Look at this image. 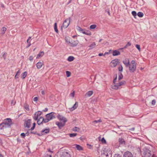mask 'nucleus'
Instances as JSON below:
<instances>
[{
    "label": "nucleus",
    "mask_w": 157,
    "mask_h": 157,
    "mask_svg": "<svg viewBox=\"0 0 157 157\" xmlns=\"http://www.w3.org/2000/svg\"><path fill=\"white\" fill-rule=\"evenodd\" d=\"M118 70L119 71H120L121 72L122 71L123 68V67H122V66L121 65H120V66L118 67Z\"/></svg>",
    "instance_id": "a19ab883"
},
{
    "label": "nucleus",
    "mask_w": 157,
    "mask_h": 157,
    "mask_svg": "<svg viewBox=\"0 0 157 157\" xmlns=\"http://www.w3.org/2000/svg\"><path fill=\"white\" fill-rule=\"evenodd\" d=\"M101 142L103 144H106V142L104 137H103L101 139Z\"/></svg>",
    "instance_id": "c03bdc74"
},
{
    "label": "nucleus",
    "mask_w": 157,
    "mask_h": 157,
    "mask_svg": "<svg viewBox=\"0 0 157 157\" xmlns=\"http://www.w3.org/2000/svg\"><path fill=\"white\" fill-rule=\"evenodd\" d=\"M4 128H5V126L3 122L0 124V130L3 129Z\"/></svg>",
    "instance_id": "7c9ffc66"
},
{
    "label": "nucleus",
    "mask_w": 157,
    "mask_h": 157,
    "mask_svg": "<svg viewBox=\"0 0 157 157\" xmlns=\"http://www.w3.org/2000/svg\"><path fill=\"white\" fill-rule=\"evenodd\" d=\"M137 15L140 17H142L144 16V14L142 12H139L137 13Z\"/></svg>",
    "instance_id": "c756f323"
},
{
    "label": "nucleus",
    "mask_w": 157,
    "mask_h": 157,
    "mask_svg": "<svg viewBox=\"0 0 157 157\" xmlns=\"http://www.w3.org/2000/svg\"><path fill=\"white\" fill-rule=\"evenodd\" d=\"M29 59L30 61L32 60H33V56H30L29 57Z\"/></svg>",
    "instance_id": "13d9d810"
},
{
    "label": "nucleus",
    "mask_w": 157,
    "mask_h": 157,
    "mask_svg": "<svg viewBox=\"0 0 157 157\" xmlns=\"http://www.w3.org/2000/svg\"><path fill=\"white\" fill-rule=\"evenodd\" d=\"M123 78V75L121 73L120 75L119 76L118 79L119 80H120L121 79H122Z\"/></svg>",
    "instance_id": "37998d69"
},
{
    "label": "nucleus",
    "mask_w": 157,
    "mask_h": 157,
    "mask_svg": "<svg viewBox=\"0 0 157 157\" xmlns=\"http://www.w3.org/2000/svg\"><path fill=\"white\" fill-rule=\"evenodd\" d=\"M6 29L5 27H3L2 28V29L1 31V34H3L5 33V32L6 30Z\"/></svg>",
    "instance_id": "c85d7f7f"
},
{
    "label": "nucleus",
    "mask_w": 157,
    "mask_h": 157,
    "mask_svg": "<svg viewBox=\"0 0 157 157\" xmlns=\"http://www.w3.org/2000/svg\"><path fill=\"white\" fill-rule=\"evenodd\" d=\"M93 93L92 91H89V96H91L93 94Z\"/></svg>",
    "instance_id": "5fc2aeb1"
},
{
    "label": "nucleus",
    "mask_w": 157,
    "mask_h": 157,
    "mask_svg": "<svg viewBox=\"0 0 157 157\" xmlns=\"http://www.w3.org/2000/svg\"><path fill=\"white\" fill-rule=\"evenodd\" d=\"M96 45V43L95 42H94L92 43L89 46V49H92L93 48H94Z\"/></svg>",
    "instance_id": "b1692460"
},
{
    "label": "nucleus",
    "mask_w": 157,
    "mask_h": 157,
    "mask_svg": "<svg viewBox=\"0 0 157 157\" xmlns=\"http://www.w3.org/2000/svg\"><path fill=\"white\" fill-rule=\"evenodd\" d=\"M96 101V100L94 98L93 99H92V100L91 101V103H93L94 102Z\"/></svg>",
    "instance_id": "4d7b16f0"
},
{
    "label": "nucleus",
    "mask_w": 157,
    "mask_h": 157,
    "mask_svg": "<svg viewBox=\"0 0 157 157\" xmlns=\"http://www.w3.org/2000/svg\"><path fill=\"white\" fill-rule=\"evenodd\" d=\"M24 108L27 111H29V106L28 104H26L24 106Z\"/></svg>",
    "instance_id": "58836bf2"
},
{
    "label": "nucleus",
    "mask_w": 157,
    "mask_h": 157,
    "mask_svg": "<svg viewBox=\"0 0 157 157\" xmlns=\"http://www.w3.org/2000/svg\"><path fill=\"white\" fill-rule=\"evenodd\" d=\"M49 121V119L47 118H46L45 119H44L43 117V120L42 121H43V123H46L48 122Z\"/></svg>",
    "instance_id": "e433bc0d"
},
{
    "label": "nucleus",
    "mask_w": 157,
    "mask_h": 157,
    "mask_svg": "<svg viewBox=\"0 0 157 157\" xmlns=\"http://www.w3.org/2000/svg\"><path fill=\"white\" fill-rule=\"evenodd\" d=\"M60 157H71V156L68 152L64 151L61 154Z\"/></svg>",
    "instance_id": "f8f14e48"
},
{
    "label": "nucleus",
    "mask_w": 157,
    "mask_h": 157,
    "mask_svg": "<svg viewBox=\"0 0 157 157\" xmlns=\"http://www.w3.org/2000/svg\"><path fill=\"white\" fill-rule=\"evenodd\" d=\"M119 86H118V83H117V84L111 86L112 88L114 90H117L119 88Z\"/></svg>",
    "instance_id": "393cba45"
},
{
    "label": "nucleus",
    "mask_w": 157,
    "mask_h": 157,
    "mask_svg": "<svg viewBox=\"0 0 157 157\" xmlns=\"http://www.w3.org/2000/svg\"><path fill=\"white\" fill-rule=\"evenodd\" d=\"M54 30L55 32L57 33H58V30L57 29V23H55L54 24Z\"/></svg>",
    "instance_id": "72a5a7b5"
},
{
    "label": "nucleus",
    "mask_w": 157,
    "mask_h": 157,
    "mask_svg": "<svg viewBox=\"0 0 157 157\" xmlns=\"http://www.w3.org/2000/svg\"><path fill=\"white\" fill-rule=\"evenodd\" d=\"M56 124L58 126L59 129H61L64 126L65 124L64 123L56 122Z\"/></svg>",
    "instance_id": "ddd939ff"
},
{
    "label": "nucleus",
    "mask_w": 157,
    "mask_h": 157,
    "mask_svg": "<svg viewBox=\"0 0 157 157\" xmlns=\"http://www.w3.org/2000/svg\"><path fill=\"white\" fill-rule=\"evenodd\" d=\"M66 75H67V77H69L70 76L71 73L70 71H66Z\"/></svg>",
    "instance_id": "a18cd8bd"
},
{
    "label": "nucleus",
    "mask_w": 157,
    "mask_h": 157,
    "mask_svg": "<svg viewBox=\"0 0 157 157\" xmlns=\"http://www.w3.org/2000/svg\"><path fill=\"white\" fill-rule=\"evenodd\" d=\"M114 157H122V156L119 154H115Z\"/></svg>",
    "instance_id": "603ef678"
},
{
    "label": "nucleus",
    "mask_w": 157,
    "mask_h": 157,
    "mask_svg": "<svg viewBox=\"0 0 157 157\" xmlns=\"http://www.w3.org/2000/svg\"><path fill=\"white\" fill-rule=\"evenodd\" d=\"M36 67L38 69L40 68L43 65V62H39L36 64Z\"/></svg>",
    "instance_id": "6ab92c4d"
},
{
    "label": "nucleus",
    "mask_w": 157,
    "mask_h": 157,
    "mask_svg": "<svg viewBox=\"0 0 157 157\" xmlns=\"http://www.w3.org/2000/svg\"><path fill=\"white\" fill-rule=\"evenodd\" d=\"M43 117H40L39 119L37 120V123L38 125H40V124L43 123V121H42Z\"/></svg>",
    "instance_id": "aec40b11"
},
{
    "label": "nucleus",
    "mask_w": 157,
    "mask_h": 157,
    "mask_svg": "<svg viewBox=\"0 0 157 157\" xmlns=\"http://www.w3.org/2000/svg\"><path fill=\"white\" fill-rule=\"evenodd\" d=\"M136 48L139 51H140V45L139 44H136Z\"/></svg>",
    "instance_id": "09e8293b"
},
{
    "label": "nucleus",
    "mask_w": 157,
    "mask_h": 157,
    "mask_svg": "<svg viewBox=\"0 0 157 157\" xmlns=\"http://www.w3.org/2000/svg\"><path fill=\"white\" fill-rule=\"evenodd\" d=\"M25 135L26 134L24 133H22L21 134V136L23 138H25Z\"/></svg>",
    "instance_id": "de8ad7c7"
},
{
    "label": "nucleus",
    "mask_w": 157,
    "mask_h": 157,
    "mask_svg": "<svg viewBox=\"0 0 157 157\" xmlns=\"http://www.w3.org/2000/svg\"><path fill=\"white\" fill-rule=\"evenodd\" d=\"M57 117L61 122L64 123L65 124L66 122L67 121V119L65 117L60 114L58 115Z\"/></svg>",
    "instance_id": "423d86ee"
},
{
    "label": "nucleus",
    "mask_w": 157,
    "mask_h": 157,
    "mask_svg": "<svg viewBox=\"0 0 157 157\" xmlns=\"http://www.w3.org/2000/svg\"><path fill=\"white\" fill-rule=\"evenodd\" d=\"M88 97V92H87L85 94L84 97V98H86Z\"/></svg>",
    "instance_id": "052dcab7"
},
{
    "label": "nucleus",
    "mask_w": 157,
    "mask_h": 157,
    "mask_svg": "<svg viewBox=\"0 0 157 157\" xmlns=\"http://www.w3.org/2000/svg\"><path fill=\"white\" fill-rule=\"evenodd\" d=\"M120 54V52L117 50H115L113 52V55L114 56H118Z\"/></svg>",
    "instance_id": "a211bd4d"
},
{
    "label": "nucleus",
    "mask_w": 157,
    "mask_h": 157,
    "mask_svg": "<svg viewBox=\"0 0 157 157\" xmlns=\"http://www.w3.org/2000/svg\"><path fill=\"white\" fill-rule=\"evenodd\" d=\"M74 57L72 56H69L67 59V60L71 62L74 60Z\"/></svg>",
    "instance_id": "2f4dec72"
},
{
    "label": "nucleus",
    "mask_w": 157,
    "mask_h": 157,
    "mask_svg": "<svg viewBox=\"0 0 157 157\" xmlns=\"http://www.w3.org/2000/svg\"><path fill=\"white\" fill-rule=\"evenodd\" d=\"M119 59H115L112 60L110 64L111 66L113 67H115L117 64L119 63Z\"/></svg>",
    "instance_id": "20e7f679"
},
{
    "label": "nucleus",
    "mask_w": 157,
    "mask_h": 157,
    "mask_svg": "<svg viewBox=\"0 0 157 157\" xmlns=\"http://www.w3.org/2000/svg\"><path fill=\"white\" fill-rule=\"evenodd\" d=\"M123 63L124 64L126 67H128L129 66L130 62L128 58H126L122 61Z\"/></svg>",
    "instance_id": "4468645a"
},
{
    "label": "nucleus",
    "mask_w": 157,
    "mask_h": 157,
    "mask_svg": "<svg viewBox=\"0 0 157 157\" xmlns=\"http://www.w3.org/2000/svg\"><path fill=\"white\" fill-rule=\"evenodd\" d=\"M31 120L28 119L27 121H25L24 123V126L25 127L29 128L31 124Z\"/></svg>",
    "instance_id": "9b49d317"
},
{
    "label": "nucleus",
    "mask_w": 157,
    "mask_h": 157,
    "mask_svg": "<svg viewBox=\"0 0 157 157\" xmlns=\"http://www.w3.org/2000/svg\"><path fill=\"white\" fill-rule=\"evenodd\" d=\"M128 67L129 68V71L131 73H133L136 70V65H131L130 63Z\"/></svg>",
    "instance_id": "0eeeda50"
},
{
    "label": "nucleus",
    "mask_w": 157,
    "mask_h": 157,
    "mask_svg": "<svg viewBox=\"0 0 157 157\" xmlns=\"http://www.w3.org/2000/svg\"><path fill=\"white\" fill-rule=\"evenodd\" d=\"M3 123L5 125V128L10 127L12 124L11 119L10 118H7L5 119Z\"/></svg>",
    "instance_id": "f03ea898"
},
{
    "label": "nucleus",
    "mask_w": 157,
    "mask_h": 157,
    "mask_svg": "<svg viewBox=\"0 0 157 157\" xmlns=\"http://www.w3.org/2000/svg\"><path fill=\"white\" fill-rule=\"evenodd\" d=\"M89 149L94 150V151H95L96 150V147H93V146L90 144H89Z\"/></svg>",
    "instance_id": "ea45409f"
},
{
    "label": "nucleus",
    "mask_w": 157,
    "mask_h": 157,
    "mask_svg": "<svg viewBox=\"0 0 157 157\" xmlns=\"http://www.w3.org/2000/svg\"><path fill=\"white\" fill-rule=\"evenodd\" d=\"M55 114L54 112H52L46 115L45 117L46 118H48L49 120V121L55 118V116L54 114Z\"/></svg>",
    "instance_id": "7ed1b4c3"
},
{
    "label": "nucleus",
    "mask_w": 157,
    "mask_h": 157,
    "mask_svg": "<svg viewBox=\"0 0 157 157\" xmlns=\"http://www.w3.org/2000/svg\"><path fill=\"white\" fill-rule=\"evenodd\" d=\"M151 151L147 147H145L143 151H141V155L142 157H150L151 155Z\"/></svg>",
    "instance_id": "f257e3e1"
},
{
    "label": "nucleus",
    "mask_w": 157,
    "mask_h": 157,
    "mask_svg": "<svg viewBox=\"0 0 157 157\" xmlns=\"http://www.w3.org/2000/svg\"><path fill=\"white\" fill-rule=\"evenodd\" d=\"M78 106V102L76 101L73 106L70 108V110L73 111L76 109Z\"/></svg>",
    "instance_id": "f3484780"
},
{
    "label": "nucleus",
    "mask_w": 157,
    "mask_h": 157,
    "mask_svg": "<svg viewBox=\"0 0 157 157\" xmlns=\"http://www.w3.org/2000/svg\"><path fill=\"white\" fill-rule=\"evenodd\" d=\"M44 52H41L39 53H38L36 56V58L37 59L39 58L40 57H41L44 55Z\"/></svg>",
    "instance_id": "4be33fe9"
},
{
    "label": "nucleus",
    "mask_w": 157,
    "mask_h": 157,
    "mask_svg": "<svg viewBox=\"0 0 157 157\" xmlns=\"http://www.w3.org/2000/svg\"><path fill=\"white\" fill-rule=\"evenodd\" d=\"M75 93V91H74L72 93H70L69 95L70 96L72 97L73 98L74 97Z\"/></svg>",
    "instance_id": "79ce46f5"
},
{
    "label": "nucleus",
    "mask_w": 157,
    "mask_h": 157,
    "mask_svg": "<svg viewBox=\"0 0 157 157\" xmlns=\"http://www.w3.org/2000/svg\"><path fill=\"white\" fill-rule=\"evenodd\" d=\"M125 83V82L124 81H123L121 82H120L118 83V86H122Z\"/></svg>",
    "instance_id": "4c0bfd02"
},
{
    "label": "nucleus",
    "mask_w": 157,
    "mask_h": 157,
    "mask_svg": "<svg viewBox=\"0 0 157 157\" xmlns=\"http://www.w3.org/2000/svg\"><path fill=\"white\" fill-rule=\"evenodd\" d=\"M132 15L134 16V17L136 18V17L137 15V13L136 11H133L132 12Z\"/></svg>",
    "instance_id": "473e14b6"
},
{
    "label": "nucleus",
    "mask_w": 157,
    "mask_h": 157,
    "mask_svg": "<svg viewBox=\"0 0 157 157\" xmlns=\"http://www.w3.org/2000/svg\"><path fill=\"white\" fill-rule=\"evenodd\" d=\"M131 44L129 42H128L122 48H120V49H123L126 48L128 47L131 45Z\"/></svg>",
    "instance_id": "a878e982"
},
{
    "label": "nucleus",
    "mask_w": 157,
    "mask_h": 157,
    "mask_svg": "<svg viewBox=\"0 0 157 157\" xmlns=\"http://www.w3.org/2000/svg\"><path fill=\"white\" fill-rule=\"evenodd\" d=\"M50 131V128H46L42 130L41 131V132H42V134H43V135H44L48 133Z\"/></svg>",
    "instance_id": "2eb2a0df"
},
{
    "label": "nucleus",
    "mask_w": 157,
    "mask_h": 157,
    "mask_svg": "<svg viewBox=\"0 0 157 157\" xmlns=\"http://www.w3.org/2000/svg\"><path fill=\"white\" fill-rule=\"evenodd\" d=\"M79 42L78 40H71V42L70 40L68 41V43L70 44L71 46L75 47L78 44Z\"/></svg>",
    "instance_id": "6e6552de"
},
{
    "label": "nucleus",
    "mask_w": 157,
    "mask_h": 157,
    "mask_svg": "<svg viewBox=\"0 0 157 157\" xmlns=\"http://www.w3.org/2000/svg\"><path fill=\"white\" fill-rule=\"evenodd\" d=\"M20 73V70H18L17 72L16 75L15 76V79H17L18 78V76Z\"/></svg>",
    "instance_id": "cd10ccee"
},
{
    "label": "nucleus",
    "mask_w": 157,
    "mask_h": 157,
    "mask_svg": "<svg viewBox=\"0 0 157 157\" xmlns=\"http://www.w3.org/2000/svg\"><path fill=\"white\" fill-rule=\"evenodd\" d=\"M73 130L75 132H78L79 130V128L76 127H75L73 129Z\"/></svg>",
    "instance_id": "49530a36"
},
{
    "label": "nucleus",
    "mask_w": 157,
    "mask_h": 157,
    "mask_svg": "<svg viewBox=\"0 0 157 157\" xmlns=\"http://www.w3.org/2000/svg\"><path fill=\"white\" fill-rule=\"evenodd\" d=\"M119 142L120 144H125V142L124 140L122 138H119Z\"/></svg>",
    "instance_id": "5701e85b"
},
{
    "label": "nucleus",
    "mask_w": 157,
    "mask_h": 157,
    "mask_svg": "<svg viewBox=\"0 0 157 157\" xmlns=\"http://www.w3.org/2000/svg\"><path fill=\"white\" fill-rule=\"evenodd\" d=\"M69 136L70 137H73L77 135V133H70L69 134Z\"/></svg>",
    "instance_id": "c9c22d12"
},
{
    "label": "nucleus",
    "mask_w": 157,
    "mask_h": 157,
    "mask_svg": "<svg viewBox=\"0 0 157 157\" xmlns=\"http://www.w3.org/2000/svg\"><path fill=\"white\" fill-rule=\"evenodd\" d=\"M6 53H4L3 55V56L4 59H6Z\"/></svg>",
    "instance_id": "680f3d73"
},
{
    "label": "nucleus",
    "mask_w": 157,
    "mask_h": 157,
    "mask_svg": "<svg viewBox=\"0 0 157 157\" xmlns=\"http://www.w3.org/2000/svg\"><path fill=\"white\" fill-rule=\"evenodd\" d=\"M70 21V17H69V19H67L64 21L63 24V27L64 28L66 29L68 27L69 25Z\"/></svg>",
    "instance_id": "39448f33"
},
{
    "label": "nucleus",
    "mask_w": 157,
    "mask_h": 157,
    "mask_svg": "<svg viewBox=\"0 0 157 157\" xmlns=\"http://www.w3.org/2000/svg\"><path fill=\"white\" fill-rule=\"evenodd\" d=\"M36 134L39 136H42L43 135V134H42V132H41L40 133H38L37 132V133Z\"/></svg>",
    "instance_id": "bf43d9fd"
},
{
    "label": "nucleus",
    "mask_w": 157,
    "mask_h": 157,
    "mask_svg": "<svg viewBox=\"0 0 157 157\" xmlns=\"http://www.w3.org/2000/svg\"><path fill=\"white\" fill-rule=\"evenodd\" d=\"M48 110V109L47 108H45L43 110V111H44V112H46V111H47Z\"/></svg>",
    "instance_id": "338daca9"
},
{
    "label": "nucleus",
    "mask_w": 157,
    "mask_h": 157,
    "mask_svg": "<svg viewBox=\"0 0 157 157\" xmlns=\"http://www.w3.org/2000/svg\"><path fill=\"white\" fill-rule=\"evenodd\" d=\"M42 114V112L40 111H38L36 112L34 114L33 117L34 119L35 120H37L38 117L40 116Z\"/></svg>",
    "instance_id": "1a4fd4ad"
},
{
    "label": "nucleus",
    "mask_w": 157,
    "mask_h": 157,
    "mask_svg": "<svg viewBox=\"0 0 157 157\" xmlns=\"http://www.w3.org/2000/svg\"><path fill=\"white\" fill-rule=\"evenodd\" d=\"M97 27V25L95 24H94L91 25L90 26V29H95Z\"/></svg>",
    "instance_id": "f704fd0d"
},
{
    "label": "nucleus",
    "mask_w": 157,
    "mask_h": 157,
    "mask_svg": "<svg viewBox=\"0 0 157 157\" xmlns=\"http://www.w3.org/2000/svg\"><path fill=\"white\" fill-rule=\"evenodd\" d=\"M77 29L80 31V32L83 34H86L87 35H88V33H87V31H86L84 30L83 29H81L80 27L78 26H77L76 27Z\"/></svg>",
    "instance_id": "dca6fc26"
},
{
    "label": "nucleus",
    "mask_w": 157,
    "mask_h": 157,
    "mask_svg": "<svg viewBox=\"0 0 157 157\" xmlns=\"http://www.w3.org/2000/svg\"><path fill=\"white\" fill-rule=\"evenodd\" d=\"M130 64L131 65H136V64L135 63V61L132 60V61L131 63H130Z\"/></svg>",
    "instance_id": "3c124183"
},
{
    "label": "nucleus",
    "mask_w": 157,
    "mask_h": 157,
    "mask_svg": "<svg viewBox=\"0 0 157 157\" xmlns=\"http://www.w3.org/2000/svg\"><path fill=\"white\" fill-rule=\"evenodd\" d=\"M35 128V127H34V126H33V127L30 129H29V130H33Z\"/></svg>",
    "instance_id": "e2e57ef3"
},
{
    "label": "nucleus",
    "mask_w": 157,
    "mask_h": 157,
    "mask_svg": "<svg viewBox=\"0 0 157 157\" xmlns=\"http://www.w3.org/2000/svg\"><path fill=\"white\" fill-rule=\"evenodd\" d=\"M76 145V147L77 149L79 151H82L83 150V148L82 147L80 146L78 144H75Z\"/></svg>",
    "instance_id": "412c9836"
},
{
    "label": "nucleus",
    "mask_w": 157,
    "mask_h": 157,
    "mask_svg": "<svg viewBox=\"0 0 157 157\" xmlns=\"http://www.w3.org/2000/svg\"><path fill=\"white\" fill-rule=\"evenodd\" d=\"M31 45V44L30 43V41H29V44L28 45H27L26 47V48H28Z\"/></svg>",
    "instance_id": "0e129e2a"
},
{
    "label": "nucleus",
    "mask_w": 157,
    "mask_h": 157,
    "mask_svg": "<svg viewBox=\"0 0 157 157\" xmlns=\"http://www.w3.org/2000/svg\"><path fill=\"white\" fill-rule=\"evenodd\" d=\"M38 97H35L33 98V101H38Z\"/></svg>",
    "instance_id": "6e6d98bb"
},
{
    "label": "nucleus",
    "mask_w": 157,
    "mask_h": 157,
    "mask_svg": "<svg viewBox=\"0 0 157 157\" xmlns=\"http://www.w3.org/2000/svg\"><path fill=\"white\" fill-rule=\"evenodd\" d=\"M156 103V101L155 100H153L152 101L151 104L153 105H154Z\"/></svg>",
    "instance_id": "864d4df0"
},
{
    "label": "nucleus",
    "mask_w": 157,
    "mask_h": 157,
    "mask_svg": "<svg viewBox=\"0 0 157 157\" xmlns=\"http://www.w3.org/2000/svg\"><path fill=\"white\" fill-rule=\"evenodd\" d=\"M27 75V72L26 71L24 72L22 74H21V77L23 78H25Z\"/></svg>",
    "instance_id": "bb28decb"
},
{
    "label": "nucleus",
    "mask_w": 157,
    "mask_h": 157,
    "mask_svg": "<svg viewBox=\"0 0 157 157\" xmlns=\"http://www.w3.org/2000/svg\"><path fill=\"white\" fill-rule=\"evenodd\" d=\"M104 56V54L102 53H100L98 54V56Z\"/></svg>",
    "instance_id": "69168bd1"
},
{
    "label": "nucleus",
    "mask_w": 157,
    "mask_h": 157,
    "mask_svg": "<svg viewBox=\"0 0 157 157\" xmlns=\"http://www.w3.org/2000/svg\"><path fill=\"white\" fill-rule=\"evenodd\" d=\"M46 157H52L51 155H49L48 154H47L46 155Z\"/></svg>",
    "instance_id": "774afa93"
},
{
    "label": "nucleus",
    "mask_w": 157,
    "mask_h": 157,
    "mask_svg": "<svg viewBox=\"0 0 157 157\" xmlns=\"http://www.w3.org/2000/svg\"><path fill=\"white\" fill-rule=\"evenodd\" d=\"M16 103V101L13 100L11 101V104L12 105H14Z\"/></svg>",
    "instance_id": "8fccbe9b"
},
{
    "label": "nucleus",
    "mask_w": 157,
    "mask_h": 157,
    "mask_svg": "<svg viewBox=\"0 0 157 157\" xmlns=\"http://www.w3.org/2000/svg\"><path fill=\"white\" fill-rule=\"evenodd\" d=\"M123 157H134V156L131 152L127 151L124 153Z\"/></svg>",
    "instance_id": "9d476101"
}]
</instances>
